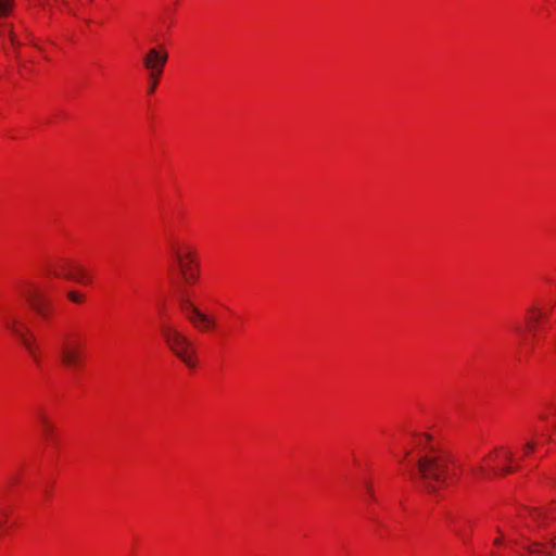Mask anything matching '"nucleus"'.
Masks as SVG:
<instances>
[{"mask_svg": "<svg viewBox=\"0 0 556 556\" xmlns=\"http://www.w3.org/2000/svg\"><path fill=\"white\" fill-rule=\"evenodd\" d=\"M426 442L420 439L422 454L417 459V470L413 478L427 493H435L447 483L450 478L451 455L428 443L430 437L424 434Z\"/></svg>", "mask_w": 556, "mask_h": 556, "instance_id": "f257e3e1", "label": "nucleus"}, {"mask_svg": "<svg viewBox=\"0 0 556 556\" xmlns=\"http://www.w3.org/2000/svg\"><path fill=\"white\" fill-rule=\"evenodd\" d=\"M168 349L186 364V366L195 367V349L193 343L177 328L170 325H164L161 329Z\"/></svg>", "mask_w": 556, "mask_h": 556, "instance_id": "f03ea898", "label": "nucleus"}, {"mask_svg": "<svg viewBox=\"0 0 556 556\" xmlns=\"http://www.w3.org/2000/svg\"><path fill=\"white\" fill-rule=\"evenodd\" d=\"M78 336L63 333L55 344V352L62 366L67 369H77L83 365V350Z\"/></svg>", "mask_w": 556, "mask_h": 556, "instance_id": "7ed1b4c3", "label": "nucleus"}, {"mask_svg": "<svg viewBox=\"0 0 556 556\" xmlns=\"http://www.w3.org/2000/svg\"><path fill=\"white\" fill-rule=\"evenodd\" d=\"M4 326L17 338L30 357L38 363L39 350L31 331L16 316L8 317Z\"/></svg>", "mask_w": 556, "mask_h": 556, "instance_id": "20e7f679", "label": "nucleus"}, {"mask_svg": "<svg viewBox=\"0 0 556 556\" xmlns=\"http://www.w3.org/2000/svg\"><path fill=\"white\" fill-rule=\"evenodd\" d=\"M21 294L29 306L43 319L50 315V302L43 292L33 282H26L20 287Z\"/></svg>", "mask_w": 556, "mask_h": 556, "instance_id": "39448f33", "label": "nucleus"}, {"mask_svg": "<svg viewBox=\"0 0 556 556\" xmlns=\"http://www.w3.org/2000/svg\"><path fill=\"white\" fill-rule=\"evenodd\" d=\"M181 309L186 314L187 318L193 324L195 328L202 331L211 330L216 327V320L214 317L204 314L189 300H181Z\"/></svg>", "mask_w": 556, "mask_h": 556, "instance_id": "423d86ee", "label": "nucleus"}, {"mask_svg": "<svg viewBox=\"0 0 556 556\" xmlns=\"http://www.w3.org/2000/svg\"><path fill=\"white\" fill-rule=\"evenodd\" d=\"M168 60V53L159 48H151L143 58V66L148 76H161Z\"/></svg>", "mask_w": 556, "mask_h": 556, "instance_id": "0eeeda50", "label": "nucleus"}, {"mask_svg": "<svg viewBox=\"0 0 556 556\" xmlns=\"http://www.w3.org/2000/svg\"><path fill=\"white\" fill-rule=\"evenodd\" d=\"M173 253L177 261V265L179 268V271L182 276V279L187 283H194L198 279L199 271L195 263H188L185 262L182 258L181 250L177 247H173Z\"/></svg>", "mask_w": 556, "mask_h": 556, "instance_id": "6e6552de", "label": "nucleus"}, {"mask_svg": "<svg viewBox=\"0 0 556 556\" xmlns=\"http://www.w3.org/2000/svg\"><path fill=\"white\" fill-rule=\"evenodd\" d=\"M60 269L63 271L64 277L67 279H72L81 283L88 282L86 271L79 266L65 262L60 266Z\"/></svg>", "mask_w": 556, "mask_h": 556, "instance_id": "1a4fd4ad", "label": "nucleus"}, {"mask_svg": "<svg viewBox=\"0 0 556 556\" xmlns=\"http://www.w3.org/2000/svg\"><path fill=\"white\" fill-rule=\"evenodd\" d=\"M38 419H39V422H40V426H41V430H42V434L45 435V438L48 441L52 440L53 437H54L55 428H54L53 424L51 422V420L42 412H40L38 414Z\"/></svg>", "mask_w": 556, "mask_h": 556, "instance_id": "9d476101", "label": "nucleus"}, {"mask_svg": "<svg viewBox=\"0 0 556 556\" xmlns=\"http://www.w3.org/2000/svg\"><path fill=\"white\" fill-rule=\"evenodd\" d=\"M545 317V315L535 308H531L529 311L528 324L530 329H534L539 324L540 319Z\"/></svg>", "mask_w": 556, "mask_h": 556, "instance_id": "9b49d317", "label": "nucleus"}, {"mask_svg": "<svg viewBox=\"0 0 556 556\" xmlns=\"http://www.w3.org/2000/svg\"><path fill=\"white\" fill-rule=\"evenodd\" d=\"M12 8V0H0V16L9 14Z\"/></svg>", "mask_w": 556, "mask_h": 556, "instance_id": "f8f14e48", "label": "nucleus"}, {"mask_svg": "<svg viewBox=\"0 0 556 556\" xmlns=\"http://www.w3.org/2000/svg\"><path fill=\"white\" fill-rule=\"evenodd\" d=\"M470 470L477 477H486V468L483 465L473 466Z\"/></svg>", "mask_w": 556, "mask_h": 556, "instance_id": "ddd939ff", "label": "nucleus"}, {"mask_svg": "<svg viewBox=\"0 0 556 556\" xmlns=\"http://www.w3.org/2000/svg\"><path fill=\"white\" fill-rule=\"evenodd\" d=\"M181 254L185 262L194 263V253L191 250L186 249L185 252L181 251Z\"/></svg>", "mask_w": 556, "mask_h": 556, "instance_id": "4468645a", "label": "nucleus"}, {"mask_svg": "<svg viewBox=\"0 0 556 556\" xmlns=\"http://www.w3.org/2000/svg\"><path fill=\"white\" fill-rule=\"evenodd\" d=\"M160 77L161 76H155V78H154L153 76H149V80L151 83L150 88H149V93H153L155 91V88L157 86Z\"/></svg>", "mask_w": 556, "mask_h": 556, "instance_id": "2eb2a0df", "label": "nucleus"}, {"mask_svg": "<svg viewBox=\"0 0 556 556\" xmlns=\"http://www.w3.org/2000/svg\"><path fill=\"white\" fill-rule=\"evenodd\" d=\"M67 296L71 301H73L75 303H80L83 301V295H80L74 291L68 292Z\"/></svg>", "mask_w": 556, "mask_h": 556, "instance_id": "dca6fc26", "label": "nucleus"}, {"mask_svg": "<svg viewBox=\"0 0 556 556\" xmlns=\"http://www.w3.org/2000/svg\"><path fill=\"white\" fill-rule=\"evenodd\" d=\"M534 448H535V443L532 441L527 442L523 447L526 454L532 453L534 451Z\"/></svg>", "mask_w": 556, "mask_h": 556, "instance_id": "f3484780", "label": "nucleus"}, {"mask_svg": "<svg viewBox=\"0 0 556 556\" xmlns=\"http://www.w3.org/2000/svg\"><path fill=\"white\" fill-rule=\"evenodd\" d=\"M492 471H493V472H495V473H500V471H497L495 468H494V469H492ZM513 471H514V468H513L511 466H505V467L502 469L501 473H510V472H513Z\"/></svg>", "mask_w": 556, "mask_h": 556, "instance_id": "a211bd4d", "label": "nucleus"}, {"mask_svg": "<svg viewBox=\"0 0 556 556\" xmlns=\"http://www.w3.org/2000/svg\"><path fill=\"white\" fill-rule=\"evenodd\" d=\"M504 459L506 460H511L513 459V453L510 451H507L505 454H504Z\"/></svg>", "mask_w": 556, "mask_h": 556, "instance_id": "6ab92c4d", "label": "nucleus"}, {"mask_svg": "<svg viewBox=\"0 0 556 556\" xmlns=\"http://www.w3.org/2000/svg\"><path fill=\"white\" fill-rule=\"evenodd\" d=\"M366 490H367L368 494L370 495V497H374V492H372V488L370 484L366 485Z\"/></svg>", "mask_w": 556, "mask_h": 556, "instance_id": "aec40b11", "label": "nucleus"}, {"mask_svg": "<svg viewBox=\"0 0 556 556\" xmlns=\"http://www.w3.org/2000/svg\"><path fill=\"white\" fill-rule=\"evenodd\" d=\"M500 543H501V540H500V539H496V540L494 541V544H500Z\"/></svg>", "mask_w": 556, "mask_h": 556, "instance_id": "412c9836", "label": "nucleus"}, {"mask_svg": "<svg viewBox=\"0 0 556 556\" xmlns=\"http://www.w3.org/2000/svg\"><path fill=\"white\" fill-rule=\"evenodd\" d=\"M3 525H4V521L0 520V529L2 528Z\"/></svg>", "mask_w": 556, "mask_h": 556, "instance_id": "4be33fe9", "label": "nucleus"}]
</instances>
